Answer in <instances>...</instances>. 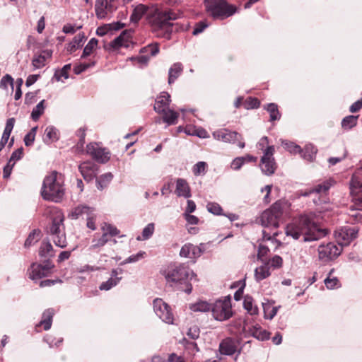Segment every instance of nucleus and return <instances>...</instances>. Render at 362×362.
I'll list each match as a JSON object with an SVG mask.
<instances>
[{"mask_svg":"<svg viewBox=\"0 0 362 362\" xmlns=\"http://www.w3.org/2000/svg\"><path fill=\"white\" fill-rule=\"evenodd\" d=\"M287 236L294 240L302 238L303 242H311L320 239L325 233L319 228L313 218L310 215H301L288 224L286 228Z\"/></svg>","mask_w":362,"mask_h":362,"instance_id":"obj_1","label":"nucleus"},{"mask_svg":"<svg viewBox=\"0 0 362 362\" xmlns=\"http://www.w3.org/2000/svg\"><path fill=\"white\" fill-rule=\"evenodd\" d=\"M45 214L51 218V223L47 228V233L57 247L64 248L67 246L64 216L62 211L55 206H49L45 210Z\"/></svg>","mask_w":362,"mask_h":362,"instance_id":"obj_2","label":"nucleus"},{"mask_svg":"<svg viewBox=\"0 0 362 362\" xmlns=\"http://www.w3.org/2000/svg\"><path fill=\"white\" fill-rule=\"evenodd\" d=\"M65 191L63 175L54 170L44 178L40 194L45 200L59 203L63 200Z\"/></svg>","mask_w":362,"mask_h":362,"instance_id":"obj_3","label":"nucleus"},{"mask_svg":"<svg viewBox=\"0 0 362 362\" xmlns=\"http://www.w3.org/2000/svg\"><path fill=\"white\" fill-rule=\"evenodd\" d=\"M177 16L175 13L169 11H155L153 13L148 15L147 21L150 25L152 31L158 37L170 39L173 32V23L171 21L175 20Z\"/></svg>","mask_w":362,"mask_h":362,"instance_id":"obj_4","label":"nucleus"},{"mask_svg":"<svg viewBox=\"0 0 362 362\" xmlns=\"http://www.w3.org/2000/svg\"><path fill=\"white\" fill-rule=\"evenodd\" d=\"M161 274L164 276L168 282L185 284L187 288L185 289L187 294L191 293L192 286L188 284L187 281L192 278H196V274L191 270L188 265L185 264H170L161 271Z\"/></svg>","mask_w":362,"mask_h":362,"instance_id":"obj_5","label":"nucleus"},{"mask_svg":"<svg viewBox=\"0 0 362 362\" xmlns=\"http://www.w3.org/2000/svg\"><path fill=\"white\" fill-rule=\"evenodd\" d=\"M284 211L283 202L277 201L272 206L265 210L260 216V222L267 229L276 230L279 226V221Z\"/></svg>","mask_w":362,"mask_h":362,"instance_id":"obj_6","label":"nucleus"},{"mask_svg":"<svg viewBox=\"0 0 362 362\" xmlns=\"http://www.w3.org/2000/svg\"><path fill=\"white\" fill-rule=\"evenodd\" d=\"M207 11L214 18L223 19L235 13L236 8L225 0H205Z\"/></svg>","mask_w":362,"mask_h":362,"instance_id":"obj_7","label":"nucleus"},{"mask_svg":"<svg viewBox=\"0 0 362 362\" xmlns=\"http://www.w3.org/2000/svg\"><path fill=\"white\" fill-rule=\"evenodd\" d=\"M211 313L214 318L217 321H225L233 316L231 298L225 296L216 300L211 305Z\"/></svg>","mask_w":362,"mask_h":362,"instance_id":"obj_8","label":"nucleus"},{"mask_svg":"<svg viewBox=\"0 0 362 362\" xmlns=\"http://www.w3.org/2000/svg\"><path fill=\"white\" fill-rule=\"evenodd\" d=\"M274 152L275 148L274 146H268L264 151V154L260 159V169L262 173L267 176L274 174L277 168V164L274 157Z\"/></svg>","mask_w":362,"mask_h":362,"instance_id":"obj_9","label":"nucleus"},{"mask_svg":"<svg viewBox=\"0 0 362 362\" xmlns=\"http://www.w3.org/2000/svg\"><path fill=\"white\" fill-rule=\"evenodd\" d=\"M156 315L165 323L175 324V317L170 306L161 298H156L153 302Z\"/></svg>","mask_w":362,"mask_h":362,"instance_id":"obj_10","label":"nucleus"},{"mask_svg":"<svg viewBox=\"0 0 362 362\" xmlns=\"http://www.w3.org/2000/svg\"><path fill=\"white\" fill-rule=\"evenodd\" d=\"M213 136L218 141H221L226 143L235 144L238 141V146L240 148L245 146L244 141H241L243 137L240 134L237 132L231 131L228 129H221L213 132Z\"/></svg>","mask_w":362,"mask_h":362,"instance_id":"obj_11","label":"nucleus"},{"mask_svg":"<svg viewBox=\"0 0 362 362\" xmlns=\"http://www.w3.org/2000/svg\"><path fill=\"white\" fill-rule=\"evenodd\" d=\"M53 268L54 264L49 259L42 264L33 263L28 269L29 277L33 281L39 280L49 276L52 273Z\"/></svg>","mask_w":362,"mask_h":362,"instance_id":"obj_12","label":"nucleus"},{"mask_svg":"<svg viewBox=\"0 0 362 362\" xmlns=\"http://www.w3.org/2000/svg\"><path fill=\"white\" fill-rule=\"evenodd\" d=\"M118 0H97L95 2V14L98 19L108 18L117 9Z\"/></svg>","mask_w":362,"mask_h":362,"instance_id":"obj_13","label":"nucleus"},{"mask_svg":"<svg viewBox=\"0 0 362 362\" xmlns=\"http://www.w3.org/2000/svg\"><path fill=\"white\" fill-rule=\"evenodd\" d=\"M319 259L324 262L337 257L341 252V247L334 243L321 244L317 249Z\"/></svg>","mask_w":362,"mask_h":362,"instance_id":"obj_14","label":"nucleus"},{"mask_svg":"<svg viewBox=\"0 0 362 362\" xmlns=\"http://www.w3.org/2000/svg\"><path fill=\"white\" fill-rule=\"evenodd\" d=\"M358 228L356 226H346L335 232V236L340 245H347L356 238Z\"/></svg>","mask_w":362,"mask_h":362,"instance_id":"obj_15","label":"nucleus"},{"mask_svg":"<svg viewBox=\"0 0 362 362\" xmlns=\"http://www.w3.org/2000/svg\"><path fill=\"white\" fill-rule=\"evenodd\" d=\"M354 205L351 206L350 218L356 222L362 221V189L352 192L350 189Z\"/></svg>","mask_w":362,"mask_h":362,"instance_id":"obj_16","label":"nucleus"},{"mask_svg":"<svg viewBox=\"0 0 362 362\" xmlns=\"http://www.w3.org/2000/svg\"><path fill=\"white\" fill-rule=\"evenodd\" d=\"M86 153L96 161L105 163L110 160V152L97 144L90 143L86 146Z\"/></svg>","mask_w":362,"mask_h":362,"instance_id":"obj_17","label":"nucleus"},{"mask_svg":"<svg viewBox=\"0 0 362 362\" xmlns=\"http://www.w3.org/2000/svg\"><path fill=\"white\" fill-rule=\"evenodd\" d=\"M204 251V244L201 243L199 245H194L190 243H187L182 246L180 251V256L195 261L203 254Z\"/></svg>","mask_w":362,"mask_h":362,"instance_id":"obj_18","label":"nucleus"},{"mask_svg":"<svg viewBox=\"0 0 362 362\" xmlns=\"http://www.w3.org/2000/svg\"><path fill=\"white\" fill-rule=\"evenodd\" d=\"M335 182L333 179L329 178L320 182L310 189H308L303 195L306 197L311 194L316 193L319 194H326L332 186L334 185Z\"/></svg>","mask_w":362,"mask_h":362,"instance_id":"obj_19","label":"nucleus"},{"mask_svg":"<svg viewBox=\"0 0 362 362\" xmlns=\"http://www.w3.org/2000/svg\"><path fill=\"white\" fill-rule=\"evenodd\" d=\"M78 170L85 180L90 181L96 176L97 166L92 162H83L79 165Z\"/></svg>","mask_w":362,"mask_h":362,"instance_id":"obj_20","label":"nucleus"},{"mask_svg":"<svg viewBox=\"0 0 362 362\" xmlns=\"http://www.w3.org/2000/svg\"><path fill=\"white\" fill-rule=\"evenodd\" d=\"M54 314V309L48 308L45 310L42 313L41 320L35 326L36 330L40 331L41 327H43L45 330H48L52 326Z\"/></svg>","mask_w":362,"mask_h":362,"instance_id":"obj_21","label":"nucleus"},{"mask_svg":"<svg viewBox=\"0 0 362 362\" xmlns=\"http://www.w3.org/2000/svg\"><path fill=\"white\" fill-rule=\"evenodd\" d=\"M94 213V209L86 205H79L75 207L69 214V217L73 219L79 218H86Z\"/></svg>","mask_w":362,"mask_h":362,"instance_id":"obj_22","label":"nucleus"},{"mask_svg":"<svg viewBox=\"0 0 362 362\" xmlns=\"http://www.w3.org/2000/svg\"><path fill=\"white\" fill-rule=\"evenodd\" d=\"M170 103V95L167 92H163L156 99L154 110L158 113H161L169 107Z\"/></svg>","mask_w":362,"mask_h":362,"instance_id":"obj_23","label":"nucleus"},{"mask_svg":"<svg viewBox=\"0 0 362 362\" xmlns=\"http://www.w3.org/2000/svg\"><path fill=\"white\" fill-rule=\"evenodd\" d=\"M175 194L178 197H183L187 199L191 197V189L186 180L182 178L177 179Z\"/></svg>","mask_w":362,"mask_h":362,"instance_id":"obj_24","label":"nucleus"},{"mask_svg":"<svg viewBox=\"0 0 362 362\" xmlns=\"http://www.w3.org/2000/svg\"><path fill=\"white\" fill-rule=\"evenodd\" d=\"M350 189L355 192L356 189H362V166L357 168L350 181Z\"/></svg>","mask_w":362,"mask_h":362,"instance_id":"obj_25","label":"nucleus"},{"mask_svg":"<svg viewBox=\"0 0 362 362\" xmlns=\"http://www.w3.org/2000/svg\"><path fill=\"white\" fill-rule=\"evenodd\" d=\"M235 341H221L219 344V351L221 354L233 355L238 350V346Z\"/></svg>","mask_w":362,"mask_h":362,"instance_id":"obj_26","label":"nucleus"},{"mask_svg":"<svg viewBox=\"0 0 362 362\" xmlns=\"http://www.w3.org/2000/svg\"><path fill=\"white\" fill-rule=\"evenodd\" d=\"M148 6L144 4L136 6L130 16V21L133 23H138L142 17L147 13Z\"/></svg>","mask_w":362,"mask_h":362,"instance_id":"obj_27","label":"nucleus"},{"mask_svg":"<svg viewBox=\"0 0 362 362\" xmlns=\"http://www.w3.org/2000/svg\"><path fill=\"white\" fill-rule=\"evenodd\" d=\"M59 132L53 126H48L45 130L43 141L47 144H50L59 139Z\"/></svg>","mask_w":362,"mask_h":362,"instance_id":"obj_28","label":"nucleus"},{"mask_svg":"<svg viewBox=\"0 0 362 362\" xmlns=\"http://www.w3.org/2000/svg\"><path fill=\"white\" fill-rule=\"evenodd\" d=\"M271 275L268 264L263 262V264L255 269V279L259 282Z\"/></svg>","mask_w":362,"mask_h":362,"instance_id":"obj_29","label":"nucleus"},{"mask_svg":"<svg viewBox=\"0 0 362 362\" xmlns=\"http://www.w3.org/2000/svg\"><path fill=\"white\" fill-rule=\"evenodd\" d=\"M163 115V120L164 122H165L168 125H173L175 124L177 121V118L179 117V114L168 107V109L165 110L163 112H161Z\"/></svg>","mask_w":362,"mask_h":362,"instance_id":"obj_30","label":"nucleus"},{"mask_svg":"<svg viewBox=\"0 0 362 362\" xmlns=\"http://www.w3.org/2000/svg\"><path fill=\"white\" fill-rule=\"evenodd\" d=\"M182 64L177 62L175 63L169 69L168 71V83H173L175 80L180 76L182 72Z\"/></svg>","mask_w":362,"mask_h":362,"instance_id":"obj_31","label":"nucleus"},{"mask_svg":"<svg viewBox=\"0 0 362 362\" xmlns=\"http://www.w3.org/2000/svg\"><path fill=\"white\" fill-rule=\"evenodd\" d=\"M243 307L247 313L251 315H255L258 314V307L255 303L253 298L250 296H246L243 300Z\"/></svg>","mask_w":362,"mask_h":362,"instance_id":"obj_32","label":"nucleus"},{"mask_svg":"<svg viewBox=\"0 0 362 362\" xmlns=\"http://www.w3.org/2000/svg\"><path fill=\"white\" fill-rule=\"evenodd\" d=\"M211 304L206 301L199 300L189 305V308L192 312L206 313L211 311Z\"/></svg>","mask_w":362,"mask_h":362,"instance_id":"obj_33","label":"nucleus"},{"mask_svg":"<svg viewBox=\"0 0 362 362\" xmlns=\"http://www.w3.org/2000/svg\"><path fill=\"white\" fill-rule=\"evenodd\" d=\"M39 255L41 257H52L54 256L53 247L49 240L43 241L41 243L39 249Z\"/></svg>","mask_w":362,"mask_h":362,"instance_id":"obj_34","label":"nucleus"},{"mask_svg":"<svg viewBox=\"0 0 362 362\" xmlns=\"http://www.w3.org/2000/svg\"><path fill=\"white\" fill-rule=\"evenodd\" d=\"M85 40V35L83 33H78L73 39V40L69 44L68 51L74 52L78 48L82 46L83 42Z\"/></svg>","mask_w":362,"mask_h":362,"instance_id":"obj_35","label":"nucleus"},{"mask_svg":"<svg viewBox=\"0 0 362 362\" xmlns=\"http://www.w3.org/2000/svg\"><path fill=\"white\" fill-rule=\"evenodd\" d=\"M317 148L313 144L306 145L303 150L301 149L302 157L308 161H312L315 159L317 153Z\"/></svg>","mask_w":362,"mask_h":362,"instance_id":"obj_36","label":"nucleus"},{"mask_svg":"<svg viewBox=\"0 0 362 362\" xmlns=\"http://www.w3.org/2000/svg\"><path fill=\"white\" fill-rule=\"evenodd\" d=\"M334 271V269H332L324 280L325 285L328 289H334L340 286L339 279L332 275Z\"/></svg>","mask_w":362,"mask_h":362,"instance_id":"obj_37","label":"nucleus"},{"mask_svg":"<svg viewBox=\"0 0 362 362\" xmlns=\"http://www.w3.org/2000/svg\"><path fill=\"white\" fill-rule=\"evenodd\" d=\"M267 110L269 113L270 121L279 120L281 118V114L279 111L278 106L275 103L267 104Z\"/></svg>","mask_w":362,"mask_h":362,"instance_id":"obj_38","label":"nucleus"},{"mask_svg":"<svg viewBox=\"0 0 362 362\" xmlns=\"http://www.w3.org/2000/svg\"><path fill=\"white\" fill-rule=\"evenodd\" d=\"M358 116L349 115L341 121V127L344 129H350L357 124Z\"/></svg>","mask_w":362,"mask_h":362,"instance_id":"obj_39","label":"nucleus"},{"mask_svg":"<svg viewBox=\"0 0 362 362\" xmlns=\"http://www.w3.org/2000/svg\"><path fill=\"white\" fill-rule=\"evenodd\" d=\"M45 100H42L32 110L31 112V118L33 121H37L40 116L44 113L45 112Z\"/></svg>","mask_w":362,"mask_h":362,"instance_id":"obj_40","label":"nucleus"},{"mask_svg":"<svg viewBox=\"0 0 362 362\" xmlns=\"http://www.w3.org/2000/svg\"><path fill=\"white\" fill-rule=\"evenodd\" d=\"M109 241L107 233H103L99 238H93L90 250H98L103 247Z\"/></svg>","mask_w":362,"mask_h":362,"instance_id":"obj_41","label":"nucleus"},{"mask_svg":"<svg viewBox=\"0 0 362 362\" xmlns=\"http://www.w3.org/2000/svg\"><path fill=\"white\" fill-rule=\"evenodd\" d=\"M41 231L40 230H33L25 241V247H28L32 244L37 243L40 238Z\"/></svg>","mask_w":362,"mask_h":362,"instance_id":"obj_42","label":"nucleus"},{"mask_svg":"<svg viewBox=\"0 0 362 362\" xmlns=\"http://www.w3.org/2000/svg\"><path fill=\"white\" fill-rule=\"evenodd\" d=\"M126 33L123 32L119 36L114 39L111 42V46L115 49H118L121 47H127L128 41L125 40Z\"/></svg>","mask_w":362,"mask_h":362,"instance_id":"obj_43","label":"nucleus"},{"mask_svg":"<svg viewBox=\"0 0 362 362\" xmlns=\"http://www.w3.org/2000/svg\"><path fill=\"white\" fill-rule=\"evenodd\" d=\"M264 317L272 320L277 313L278 308L270 304H263Z\"/></svg>","mask_w":362,"mask_h":362,"instance_id":"obj_44","label":"nucleus"},{"mask_svg":"<svg viewBox=\"0 0 362 362\" xmlns=\"http://www.w3.org/2000/svg\"><path fill=\"white\" fill-rule=\"evenodd\" d=\"M252 337L256 338V339H269V333L264 329L261 327H254V330L252 332Z\"/></svg>","mask_w":362,"mask_h":362,"instance_id":"obj_45","label":"nucleus"},{"mask_svg":"<svg viewBox=\"0 0 362 362\" xmlns=\"http://www.w3.org/2000/svg\"><path fill=\"white\" fill-rule=\"evenodd\" d=\"M98 42V41L96 38H91L84 47L81 57L89 56L92 53L93 50L97 47Z\"/></svg>","mask_w":362,"mask_h":362,"instance_id":"obj_46","label":"nucleus"},{"mask_svg":"<svg viewBox=\"0 0 362 362\" xmlns=\"http://www.w3.org/2000/svg\"><path fill=\"white\" fill-rule=\"evenodd\" d=\"M14 123H15V119L13 117L8 119L6 121V127H5V129L3 132L1 138L6 140L7 141H8L10 134L13 129Z\"/></svg>","mask_w":362,"mask_h":362,"instance_id":"obj_47","label":"nucleus"},{"mask_svg":"<svg viewBox=\"0 0 362 362\" xmlns=\"http://www.w3.org/2000/svg\"><path fill=\"white\" fill-rule=\"evenodd\" d=\"M8 86H10L12 90H13L14 81L11 75L6 74L1 79L0 88L4 90H7Z\"/></svg>","mask_w":362,"mask_h":362,"instance_id":"obj_48","label":"nucleus"},{"mask_svg":"<svg viewBox=\"0 0 362 362\" xmlns=\"http://www.w3.org/2000/svg\"><path fill=\"white\" fill-rule=\"evenodd\" d=\"M120 279H121V278H115V279L110 278L106 281L103 282L100 284V286H99V288L101 291H103V290L108 291L110 288H112L113 286H116L119 283Z\"/></svg>","mask_w":362,"mask_h":362,"instance_id":"obj_49","label":"nucleus"},{"mask_svg":"<svg viewBox=\"0 0 362 362\" xmlns=\"http://www.w3.org/2000/svg\"><path fill=\"white\" fill-rule=\"evenodd\" d=\"M244 107L247 110L257 109L260 106V101L257 98H247L244 102Z\"/></svg>","mask_w":362,"mask_h":362,"instance_id":"obj_50","label":"nucleus"},{"mask_svg":"<svg viewBox=\"0 0 362 362\" xmlns=\"http://www.w3.org/2000/svg\"><path fill=\"white\" fill-rule=\"evenodd\" d=\"M265 263L268 264V266L273 269H279L282 267L283 259L279 255H276Z\"/></svg>","mask_w":362,"mask_h":362,"instance_id":"obj_51","label":"nucleus"},{"mask_svg":"<svg viewBox=\"0 0 362 362\" xmlns=\"http://www.w3.org/2000/svg\"><path fill=\"white\" fill-rule=\"evenodd\" d=\"M146 255L144 251H139L138 253L130 255L128 258L124 260L122 264H126L129 263L136 262L139 260L143 259Z\"/></svg>","mask_w":362,"mask_h":362,"instance_id":"obj_52","label":"nucleus"},{"mask_svg":"<svg viewBox=\"0 0 362 362\" xmlns=\"http://www.w3.org/2000/svg\"><path fill=\"white\" fill-rule=\"evenodd\" d=\"M206 208L209 212L214 215H223L221 206L215 202H209L206 205Z\"/></svg>","mask_w":362,"mask_h":362,"instance_id":"obj_53","label":"nucleus"},{"mask_svg":"<svg viewBox=\"0 0 362 362\" xmlns=\"http://www.w3.org/2000/svg\"><path fill=\"white\" fill-rule=\"evenodd\" d=\"M154 229H155L154 223H150L148 225H146L142 231V239L143 240L149 239L152 236V235L154 232Z\"/></svg>","mask_w":362,"mask_h":362,"instance_id":"obj_54","label":"nucleus"},{"mask_svg":"<svg viewBox=\"0 0 362 362\" xmlns=\"http://www.w3.org/2000/svg\"><path fill=\"white\" fill-rule=\"evenodd\" d=\"M284 148L290 153L296 154L301 152V148L300 146L295 144L292 142H282Z\"/></svg>","mask_w":362,"mask_h":362,"instance_id":"obj_55","label":"nucleus"},{"mask_svg":"<svg viewBox=\"0 0 362 362\" xmlns=\"http://www.w3.org/2000/svg\"><path fill=\"white\" fill-rule=\"evenodd\" d=\"M46 57L43 55H38L35 57L33 61L32 64L35 69L42 68L45 66Z\"/></svg>","mask_w":362,"mask_h":362,"instance_id":"obj_56","label":"nucleus"},{"mask_svg":"<svg viewBox=\"0 0 362 362\" xmlns=\"http://www.w3.org/2000/svg\"><path fill=\"white\" fill-rule=\"evenodd\" d=\"M102 229L104 231L103 233H107V236L108 235L111 236H116L119 233V230L115 226L111 224L105 223Z\"/></svg>","mask_w":362,"mask_h":362,"instance_id":"obj_57","label":"nucleus"},{"mask_svg":"<svg viewBox=\"0 0 362 362\" xmlns=\"http://www.w3.org/2000/svg\"><path fill=\"white\" fill-rule=\"evenodd\" d=\"M23 155V148L22 147L16 149L14 151L10 158V160L8 161V164L13 162L12 166L14 165L15 163L18 160H19Z\"/></svg>","mask_w":362,"mask_h":362,"instance_id":"obj_58","label":"nucleus"},{"mask_svg":"<svg viewBox=\"0 0 362 362\" xmlns=\"http://www.w3.org/2000/svg\"><path fill=\"white\" fill-rule=\"evenodd\" d=\"M206 166V163L204 161H199L193 167V173L195 175H199L201 173H205Z\"/></svg>","mask_w":362,"mask_h":362,"instance_id":"obj_59","label":"nucleus"},{"mask_svg":"<svg viewBox=\"0 0 362 362\" xmlns=\"http://www.w3.org/2000/svg\"><path fill=\"white\" fill-rule=\"evenodd\" d=\"M200 330L198 326L197 325H192L191 326L187 332V335L191 339H197L199 337Z\"/></svg>","mask_w":362,"mask_h":362,"instance_id":"obj_60","label":"nucleus"},{"mask_svg":"<svg viewBox=\"0 0 362 362\" xmlns=\"http://www.w3.org/2000/svg\"><path fill=\"white\" fill-rule=\"evenodd\" d=\"M269 249L267 246L259 244L257 250V259L264 262L263 258L267 255Z\"/></svg>","mask_w":362,"mask_h":362,"instance_id":"obj_61","label":"nucleus"},{"mask_svg":"<svg viewBox=\"0 0 362 362\" xmlns=\"http://www.w3.org/2000/svg\"><path fill=\"white\" fill-rule=\"evenodd\" d=\"M243 162V158L240 157H236L233 160L230 164V167L234 170H240L242 166L244 165Z\"/></svg>","mask_w":362,"mask_h":362,"instance_id":"obj_62","label":"nucleus"},{"mask_svg":"<svg viewBox=\"0 0 362 362\" xmlns=\"http://www.w3.org/2000/svg\"><path fill=\"white\" fill-rule=\"evenodd\" d=\"M207 26L208 24L205 21H199L195 25L192 34L197 35L202 33Z\"/></svg>","mask_w":362,"mask_h":362,"instance_id":"obj_63","label":"nucleus"},{"mask_svg":"<svg viewBox=\"0 0 362 362\" xmlns=\"http://www.w3.org/2000/svg\"><path fill=\"white\" fill-rule=\"evenodd\" d=\"M268 144H269L268 137L267 136H263V137H262L260 139V140L257 144V147L259 150H261V151H262L264 152V151L266 149V148L269 146Z\"/></svg>","mask_w":362,"mask_h":362,"instance_id":"obj_64","label":"nucleus"}]
</instances>
